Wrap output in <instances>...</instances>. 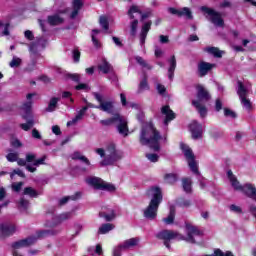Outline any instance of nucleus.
Returning a JSON list of instances; mask_svg holds the SVG:
<instances>
[{"label":"nucleus","instance_id":"obj_1","mask_svg":"<svg viewBox=\"0 0 256 256\" xmlns=\"http://www.w3.org/2000/svg\"><path fill=\"white\" fill-rule=\"evenodd\" d=\"M185 229L187 237H185L183 234H180L179 232L165 229L158 232L156 234V238H158L160 241H164V245L167 249H171V244L169 242L172 241V239L187 241V243H192L195 245V243H197L195 237H203L205 235L203 230L189 222H185Z\"/></svg>","mask_w":256,"mask_h":256},{"label":"nucleus","instance_id":"obj_2","mask_svg":"<svg viewBox=\"0 0 256 256\" xmlns=\"http://www.w3.org/2000/svg\"><path fill=\"white\" fill-rule=\"evenodd\" d=\"M146 195L151 197L149 205L144 210V217L153 221L157 218V212L159 211V205L163 203V190L159 186H151L146 190Z\"/></svg>","mask_w":256,"mask_h":256},{"label":"nucleus","instance_id":"obj_3","mask_svg":"<svg viewBox=\"0 0 256 256\" xmlns=\"http://www.w3.org/2000/svg\"><path fill=\"white\" fill-rule=\"evenodd\" d=\"M162 136L157 128L150 126L149 128H142L140 133L139 142L141 145H149L150 149L153 151H160L161 145L159 141H161Z\"/></svg>","mask_w":256,"mask_h":256},{"label":"nucleus","instance_id":"obj_4","mask_svg":"<svg viewBox=\"0 0 256 256\" xmlns=\"http://www.w3.org/2000/svg\"><path fill=\"white\" fill-rule=\"evenodd\" d=\"M196 97L198 100H192V105L198 111L201 119H205L207 117V106L201 103H207L211 101V93L207 90L203 85H196Z\"/></svg>","mask_w":256,"mask_h":256},{"label":"nucleus","instance_id":"obj_5","mask_svg":"<svg viewBox=\"0 0 256 256\" xmlns=\"http://www.w3.org/2000/svg\"><path fill=\"white\" fill-rule=\"evenodd\" d=\"M87 183L96 191H108V193H115V191H117V187H115V185L107 183L99 177H90L87 179Z\"/></svg>","mask_w":256,"mask_h":256},{"label":"nucleus","instance_id":"obj_6","mask_svg":"<svg viewBox=\"0 0 256 256\" xmlns=\"http://www.w3.org/2000/svg\"><path fill=\"white\" fill-rule=\"evenodd\" d=\"M180 149H182L188 162V167H190L192 173H194V175H200L199 166L197 165V161H195V154L193 153V150L184 143L180 145Z\"/></svg>","mask_w":256,"mask_h":256},{"label":"nucleus","instance_id":"obj_7","mask_svg":"<svg viewBox=\"0 0 256 256\" xmlns=\"http://www.w3.org/2000/svg\"><path fill=\"white\" fill-rule=\"evenodd\" d=\"M200 11L208 15L210 17L211 23H213V25H215L216 27H225V20H223L221 12H217L215 11V9L209 8L207 6H202L200 8Z\"/></svg>","mask_w":256,"mask_h":256},{"label":"nucleus","instance_id":"obj_8","mask_svg":"<svg viewBox=\"0 0 256 256\" xmlns=\"http://www.w3.org/2000/svg\"><path fill=\"white\" fill-rule=\"evenodd\" d=\"M93 97L99 102V105L95 106L93 104H89V107H91L92 109H99L104 113H111L113 111V107H114L113 101L103 100V95H101L98 92H93Z\"/></svg>","mask_w":256,"mask_h":256},{"label":"nucleus","instance_id":"obj_9","mask_svg":"<svg viewBox=\"0 0 256 256\" xmlns=\"http://www.w3.org/2000/svg\"><path fill=\"white\" fill-rule=\"evenodd\" d=\"M107 156L100 162L101 167H107V165H113L116 161L121 159V155L117 153L115 144H110L107 148Z\"/></svg>","mask_w":256,"mask_h":256},{"label":"nucleus","instance_id":"obj_10","mask_svg":"<svg viewBox=\"0 0 256 256\" xmlns=\"http://www.w3.org/2000/svg\"><path fill=\"white\" fill-rule=\"evenodd\" d=\"M238 90L237 95L239 96V99L241 100L242 105L246 107V109H252L253 105L251 104V100L247 99V88H245V84L241 82V80H238Z\"/></svg>","mask_w":256,"mask_h":256},{"label":"nucleus","instance_id":"obj_11","mask_svg":"<svg viewBox=\"0 0 256 256\" xmlns=\"http://www.w3.org/2000/svg\"><path fill=\"white\" fill-rule=\"evenodd\" d=\"M37 243V238L35 236H30L25 239L13 242L11 244L12 249H23V247H31V245H35Z\"/></svg>","mask_w":256,"mask_h":256},{"label":"nucleus","instance_id":"obj_12","mask_svg":"<svg viewBox=\"0 0 256 256\" xmlns=\"http://www.w3.org/2000/svg\"><path fill=\"white\" fill-rule=\"evenodd\" d=\"M190 132L192 134V139H201L203 137V125L194 120L189 125Z\"/></svg>","mask_w":256,"mask_h":256},{"label":"nucleus","instance_id":"obj_13","mask_svg":"<svg viewBox=\"0 0 256 256\" xmlns=\"http://www.w3.org/2000/svg\"><path fill=\"white\" fill-rule=\"evenodd\" d=\"M161 113L165 116L164 125L166 126L169 125L171 121H174V119H177V114L173 112L169 105L162 106Z\"/></svg>","mask_w":256,"mask_h":256},{"label":"nucleus","instance_id":"obj_14","mask_svg":"<svg viewBox=\"0 0 256 256\" xmlns=\"http://www.w3.org/2000/svg\"><path fill=\"white\" fill-rule=\"evenodd\" d=\"M168 11L171 13V15H177V17H186V19L190 20L193 19V12H191V9L188 7H184L181 10L170 7Z\"/></svg>","mask_w":256,"mask_h":256},{"label":"nucleus","instance_id":"obj_15","mask_svg":"<svg viewBox=\"0 0 256 256\" xmlns=\"http://www.w3.org/2000/svg\"><path fill=\"white\" fill-rule=\"evenodd\" d=\"M17 231L14 224H0V233L2 237H11Z\"/></svg>","mask_w":256,"mask_h":256},{"label":"nucleus","instance_id":"obj_16","mask_svg":"<svg viewBox=\"0 0 256 256\" xmlns=\"http://www.w3.org/2000/svg\"><path fill=\"white\" fill-rule=\"evenodd\" d=\"M242 193H244L246 197H249V199L256 201V188L255 186H253V184H244L242 188Z\"/></svg>","mask_w":256,"mask_h":256},{"label":"nucleus","instance_id":"obj_17","mask_svg":"<svg viewBox=\"0 0 256 256\" xmlns=\"http://www.w3.org/2000/svg\"><path fill=\"white\" fill-rule=\"evenodd\" d=\"M213 67H215V64H211L205 61L200 62L198 64L199 77H205V75H207V73H209Z\"/></svg>","mask_w":256,"mask_h":256},{"label":"nucleus","instance_id":"obj_18","mask_svg":"<svg viewBox=\"0 0 256 256\" xmlns=\"http://www.w3.org/2000/svg\"><path fill=\"white\" fill-rule=\"evenodd\" d=\"M117 123H119L117 126L118 133L123 135V137H127V135H129V125L123 116L120 115V120H117Z\"/></svg>","mask_w":256,"mask_h":256},{"label":"nucleus","instance_id":"obj_19","mask_svg":"<svg viewBox=\"0 0 256 256\" xmlns=\"http://www.w3.org/2000/svg\"><path fill=\"white\" fill-rule=\"evenodd\" d=\"M151 25H153L152 21H148L144 23L140 32V45H145V41L147 39V35H149V31H151Z\"/></svg>","mask_w":256,"mask_h":256},{"label":"nucleus","instance_id":"obj_20","mask_svg":"<svg viewBox=\"0 0 256 256\" xmlns=\"http://www.w3.org/2000/svg\"><path fill=\"white\" fill-rule=\"evenodd\" d=\"M61 233V230L57 229H50V230H40L36 232V241L37 239H45V237H52L54 235H59Z\"/></svg>","mask_w":256,"mask_h":256},{"label":"nucleus","instance_id":"obj_21","mask_svg":"<svg viewBox=\"0 0 256 256\" xmlns=\"http://www.w3.org/2000/svg\"><path fill=\"white\" fill-rule=\"evenodd\" d=\"M47 22L51 27H57V25H63V23H65V19L59 16V14H54L47 17Z\"/></svg>","mask_w":256,"mask_h":256},{"label":"nucleus","instance_id":"obj_22","mask_svg":"<svg viewBox=\"0 0 256 256\" xmlns=\"http://www.w3.org/2000/svg\"><path fill=\"white\" fill-rule=\"evenodd\" d=\"M169 64L170 67L168 68V79L173 81V77H175V69H177V58H175V55L171 56Z\"/></svg>","mask_w":256,"mask_h":256},{"label":"nucleus","instance_id":"obj_23","mask_svg":"<svg viewBox=\"0 0 256 256\" xmlns=\"http://www.w3.org/2000/svg\"><path fill=\"white\" fill-rule=\"evenodd\" d=\"M78 199H81V192H76L74 195L61 198L58 202V205L63 207V205H67L69 201H78Z\"/></svg>","mask_w":256,"mask_h":256},{"label":"nucleus","instance_id":"obj_24","mask_svg":"<svg viewBox=\"0 0 256 256\" xmlns=\"http://www.w3.org/2000/svg\"><path fill=\"white\" fill-rule=\"evenodd\" d=\"M87 109H89L88 106L82 107V109H80L77 115L71 121L67 122V126L71 127V125H75V123L81 121V119H83V115H85V113L87 112Z\"/></svg>","mask_w":256,"mask_h":256},{"label":"nucleus","instance_id":"obj_25","mask_svg":"<svg viewBox=\"0 0 256 256\" xmlns=\"http://www.w3.org/2000/svg\"><path fill=\"white\" fill-rule=\"evenodd\" d=\"M99 217L101 219H105V221H107L109 223V222L113 221L117 217V215L115 214V210L108 209V213L105 211L99 212Z\"/></svg>","mask_w":256,"mask_h":256},{"label":"nucleus","instance_id":"obj_26","mask_svg":"<svg viewBox=\"0 0 256 256\" xmlns=\"http://www.w3.org/2000/svg\"><path fill=\"white\" fill-rule=\"evenodd\" d=\"M138 243H139L138 238H130V239L124 241L123 244H120L119 248L120 249H131V247H137Z\"/></svg>","mask_w":256,"mask_h":256},{"label":"nucleus","instance_id":"obj_27","mask_svg":"<svg viewBox=\"0 0 256 256\" xmlns=\"http://www.w3.org/2000/svg\"><path fill=\"white\" fill-rule=\"evenodd\" d=\"M117 121H121V114L116 113L113 117L101 120V125H104V127H109V125H113V123H117Z\"/></svg>","mask_w":256,"mask_h":256},{"label":"nucleus","instance_id":"obj_28","mask_svg":"<svg viewBox=\"0 0 256 256\" xmlns=\"http://www.w3.org/2000/svg\"><path fill=\"white\" fill-rule=\"evenodd\" d=\"M179 181V176L175 173H167L164 175V182L167 185H175V182Z\"/></svg>","mask_w":256,"mask_h":256},{"label":"nucleus","instance_id":"obj_29","mask_svg":"<svg viewBox=\"0 0 256 256\" xmlns=\"http://www.w3.org/2000/svg\"><path fill=\"white\" fill-rule=\"evenodd\" d=\"M73 161H81L82 163H85L87 166L91 165V161H89V158H87L84 155H81V152H74L72 154Z\"/></svg>","mask_w":256,"mask_h":256},{"label":"nucleus","instance_id":"obj_30","mask_svg":"<svg viewBox=\"0 0 256 256\" xmlns=\"http://www.w3.org/2000/svg\"><path fill=\"white\" fill-rule=\"evenodd\" d=\"M113 229H115V225H113L111 223H104L98 229V234L99 235H107V233H109V231H113Z\"/></svg>","mask_w":256,"mask_h":256},{"label":"nucleus","instance_id":"obj_31","mask_svg":"<svg viewBox=\"0 0 256 256\" xmlns=\"http://www.w3.org/2000/svg\"><path fill=\"white\" fill-rule=\"evenodd\" d=\"M193 181L191 178H182V187L185 193H192L193 192Z\"/></svg>","mask_w":256,"mask_h":256},{"label":"nucleus","instance_id":"obj_32","mask_svg":"<svg viewBox=\"0 0 256 256\" xmlns=\"http://www.w3.org/2000/svg\"><path fill=\"white\" fill-rule=\"evenodd\" d=\"M99 71H102L104 75H107L113 69V66L107 61V59L102 60V64L98 66Z\"/></svg>","mask_w":256,"mask_h":256},{"label":"nucleus","instance_id":"obj_33","mask_svg":"<svg viewBox=\"0 0 256 256\" xmlns=\"http://www.w3.org/2000/svg\"><path fill=\"white\" fill-rule=\"evenodd\" d=\"M59 101H61V98L52 97L50 99L48 107L46 108V111L48 113H53V111H55V109H57V104L59 103Z\"/></svg>","mask_w":256,"mask_h":256},{"label":"nucleus","instance_id":"obj_34","mask_svg":"<svg viewBox=\"0 0 256 256\" xmlns=\"http://www.w3.org/2000/svg\"><path fill=\"white\" fill-rule=\"evenodd\" d=\"M23 195H27L31 199H37V197H39V192H37V190H35L33 187L29 186L24 188Z\"/></svg>","mask_w":256,"mask_h":256},{"label":"nucleus","instance_id":"obj_35","mask_svg":"<svg viewBox=\"0 0 256 256\" xmlns=\"http://www.w3.org/2000/svg\"><path fill=\"white\" fill-rule=\"evenodd\" d=\"M99 33H101V30H99V29L92 30L91 39H92V43L96 49H101V42L99 41V39H97V37H95V35H99Z\"/></svg>","mask_w":256,"mask_h":256},{"label":"nucleus","instance_id":"obj_36","mask_svg":"<svg viewBox=\"0 0 256 256\" xmlns=\"http://www.w3.org/2000/svg\"><path fill=\"white\" fill-rule=\"evenodd\" d=\"M166 225H173L175 222V209L171 208L168 217L162 220Z\"/></svg>","mask_w":256,"mask_h":256},{"label":"nucleus","instance_id":"obj_37","mask_svg":"<svg viewBox=\"0 0 256 256\" xmlns=\"http://www.w3.org/2000/svg\"><path fill=\"white\" fill-rule=\"evenodd\" d=\"M205 51L207 53H210V55H214L217 58L223 57L221 50H219V48H217V47H207V48H205Z\"/></svg>","mask_w":256,"mask_h":256},{"label":"nucleus","instance_id":"obj_38","mask_svg":"<svg viewBox=\"0 0 256 256\" xmlns=\"http://www.w3.org/2000/svg\"><path fill=\"white\" fill-rule=\"evenodd\" d=\"M149 89V82L147 81V75H145L139 83V93H141V91H149Z\"/></svg>","mask_w":256,"mask_h":256},{"label":"nucleus","instance_id":"obj_39","mask_svg":"<svg viewBox=\"0 0 256 256\" xmlns=\"http://www.w3.org/2000/svg\"><path fill=\"white\" fill-rule=\"evenodd\" d=\"M136 62L138 63V65H141V67H143L144 69H148V71H151V69H153V66L147 63V61H145V59H143V57L141 56L136 57Z\"/></svg>","mask_w":256,"mask_h":256},{"label":"nucleus","instance_id":"obj_40","mask_svg":"<svg viewBox=\"0 0 256 256\" xmlns=\"http://www.w3.org/2000/svg\"><path fill=\"white\" fill-rule=\"evenodd\" d=\"M203 256H234V255H233V252L231 251H227L226 253H224L221 249L216 248L213 254H206Z\"/></svg>","mask_w":256,"mask_h":256},{"label":"nucleus","instance_id":"obj_41","mask_svg":"<svg viewBox=\"0 0 256 256\" xmlns=\"http://www.w3.org/2000/svg\"><path fill=\"white\" fill-rule=\"evenodd\" d=\"M99 24L104 29V31H109V19L107 16H100Z\"/></svg>","mask_w":256,"mask_h":256},{"label":"nucleus","instance_id":"obj_42","mask_svg":"<svg viewBox=\"0 0 256 256\" xmlns=\"http://www.w3.org/2000/svg\"><path fill=\"white\" fill-rule=\"evenodd\" d=\"M139 25V20L135 19L130 24V35L135 37L137 35V27Z\"/></svg>","mask_w":256,"mask_h":256},{"label":"nucleus","instance_id":"obj_43","mask_svg":"<svg viewBox=\"0 0 256 256\" xmlns=\"http://www.w3.org/2000/svg\"><path fill=\"white\" fill-rule=\"evenodd\" d=\"M33 105V102L28 101L23 104V110L25 111L26 116H24V119H27L31 115V107Z\"/></svg>","mask_w":256,"mask_h":256},{"label":"nucleus","instance_id":"obj_44","mask_svg":"<svg viewBox=\"0 0 256 256\" xmlns=\"http://www.w3.org/2000/svg\"><path fill=\"white\" fill-rule=\"evenodd\" d=\"M230 183L235 191H243V185H241L237 178H233V180H230Z\"/></svg>","mask_w":256,"mask_h":256},{"label":"nucleus","instance_id":"obj_45","mask_svg":"<svg viewBox=\"0 0 256 256\" xmlns=\"http://www.w3.org/2000/svg\"><path fill=\"white\" fill-rule=\"evenodd\" d=\"M18 207L19 209H23L24 211H27L29 209V200L23 197L20 198Z\"/></svg>","mask_w":256,"mask_h":256},{"label":"nucleus","instance_id":"obj_46","mask_svg":"<svg viewBox=\"0 0 256 256\" xmlns=\"http://www.w3.org/2000/svg\"><path fill=\"white\" fill-rule=\"evenodd\" d=\"M133 13H141V10H139V7H137L136 5H133L128 10V15L130 19H135V15H133Z\"/></svg>","mask_w":256,"mask_h":256},{"label":"nucleus","instance_id":"obj_47","mask_svg":"<svg viewBox=\"0 0 256 256\" xmlns=\"http://www.w3.org/2000/svg\"><path fill=\"white\" fill-rule=\"evenodd\" d=\"M48 43L49 41L45 37H40V38H37L36 40V45H38L39 47H42V49H45Z\"/></svg>","mask_w":256,"mask_h":256},{"label":"nucleus","instance_id":"obj_48","mask_svg":"<svg viewBox=\"0 0 256 256\" xmlns=\"http://www.w3.org/2000/svg\"><path fill=\"white\" fill-rule=\"evenodd\" d=\"M34 123L35 122L33 121V119H30L27 121V123L20 124V127L21 129H23V131H29L31 127H33Z\"/></svg>","mask_w":256,"mask_h":256},{"label":"nucleus","instance_id":"obj_49","mask_svg":"<svg viewBox=\"0 0 256 256\" xmlns=\"http://www.w3.org/2000/svg\"><path fill=\"white\" fill-rule=\"evenodd\" d=\"M6 158H7V161H9L10 163H15V161H18L19 159V154L17 152L8 153Z\"/></svg>","mask_w":256,"mask_h":256},{"label":"nucleus","instance_id":"obj_50","mask_svg":"<svg viewBox=\"0 0 256 256\" xmlns=\"http://www.w3.org/2000/svg\"><path fill=\"white\" fill-rule=\"evenodd\" d=\"M71 215L72 213L71 212H65V213H62L58 216V221L60 223H63V221H67L68 219H71Z\"/></svg>","mask_w":256,"mask_h":256},{"label":"nucleus","instance_id":"obj_51","mask_svg":"<svg viewBox=\"0 0 256 256\" xmlns=\"http://www.w3.org/2000/svg\"><path fill=\"white\" fill-rule=\"evenodd\" d=\"M72 57H73L74 63H79V61L81 59V52L79 51V49L73 50Z\"/></svg>","mask_w":256,"mask_h":256},{"label":"nucleus","instance_id":"obj_52","mask_svg":"<svg viewBox=\"0 0 256 256\" xmlns=\"http://www.w3.org/2000/svg\"><path fill=\"white\" fill-rule=\"evenodd\" d=\"M68 79H71V81H74V83H80L81 82V75L74 73V74H67Z\"/></svg>","mask_w":256,"mask_h":256},{"label":"nucleus","instance_id":"obj_53","mask_svg":"<svg viewBox=\"0 0 256 256\" xmlns=\"http://www.w3.org/2000/svg\"><path fill=\"white\" fill-rule=\"evenodd\" d=\"M225 117H231L232 119H237V113L233 112V110L229 108H224Z\"/></svg>","mask_w":256,"mask_h":256},{"label":"nucleus","instance_id":"obj_54","mask_svg":"<svg viewBox=\"0 0 256 256\" xmlns=\"http://www.w3.org/2000/svg\"><path fill=\"white\" fill-rule=\"evenodd\" d=\"M37 159V155L33 153L26 154V163H35Z\"/></svg>","mask_w":256,"mask_h":256},{"label":"nucleus","instance_id":"obj_55","mask_svg":"<svg viewBox=\"0 0 256 256\" xmlns=\"http://www.w3.org/2000/svg\"><path fill=\"white\" fill-rule=\"evenodd\" d=\"M47 160V156L44 155L39 159H36L33 163L34 167H39V165H45V161Z\"/></svg>","mask_w":256,"mask_h":256},{"label":"nucleus","instance_id":"obj_56","mask_svg":"<svg viewBox=\"0 0 256 256\" xmlns=\"http://www.w3.org/2000/svg\"><path fill=\"white\" fill-rule=\"evenodd\" d=\"M10 67H20L21 66V58H13L11 62L9 63Z\"/></svg>","mask_w":256,"mask_h":256},{"label":"nucleus","instance_id":"obj_57","mask_svg":"<svg viewBox=\"0 0 256 256\" xmlns=\"http://www.w3.org/2000/svg\"><path fill=\"white\" fill-rule=\"evenodd\" d=\"M72 7L73 9H83V0H73Z\"/></svg>","mask_w":256,"mask_h":256},{"label":"nucleus","instance_id":"obj_58","mask_svg":"<svg viewBox=\"0 0 256 256\" xmlns=\"http://www.w3.org/2000/svg\"><path fill=\"white\" fill-rule=\"evenodd\" d=\"M147 159H149V161H151L152 163H157V161H159V155L157 154H146Z\"/></svg>","mask_w":256,"mask_h":256},{"label":"nucleus","instance_id":"obj_59","mask_svg":"<svg viewBox=\"0 0 256 256\" xmlns=\"http://www.w3.org/2000/svg\"><path fill=\"white\" fill-rule=\"evenodd\" d=\"M13 175H18V177H22V179H25V173L22 172L21 169H14L12 174L10 175L11 178H13Z\"/></svg>","mask_w":256,"mask_h":256},{"label":"nucleus","instance_id":"obj_60","mask_svg":"<svg viewBox=\"0 0 256 256\" xmlns=\"http://www.w3.org/2000/svg\"><path fill=\"white\" fill-rule=\"evenodd\" d=\"M23 187V182H17L12 184V189L16 192L19 193L21 191V188Z\"/></svg>","mask_w":256,"mask_h":256},{"label":"nucleus","instance_id":"obj_61","mask_svg":"<svg viewBox=\"0 0 256 256\" xmlns=\"http://www.w3.org/2000/svg\"><path fill=\"white\" fill-rule=\"evenodd\" d=\"M229 209L233 213H243V209H241V207H239V206H237L235 204L230 205Z\"/></svg>","mask_w":256,"mask_h":256},{"label":"nucleus","instance_id":"obj_62","mask_svg":"<svg viewBox=\"0 0 256 256\" xmlns=\"http://www.w3.org/2000/svg\"><path fill=\"white\" fill-rule=\"evenodd\" d=\"M24 37L28 39V41H33V39H35V35H33V32L31 30H26L24 32Z\"/></svg>","mask_w":256,"mask_h":256},{"label":"nucleus","instance_id":"obj_63","mask_svg":"<svg viewBox=\"0 0 256 256\" xmlns=\"http://www.w3.org/2000/svg\"><path fill=\"white\" fill-rule=\"evenodd\" d=\"M157 91H158L159 95H165V93H167V88H165L163 86V84H158Z\"/></svg>","mask_w":256,"mask_h":256},{"label":"nucleus","instance_id":"obj_64","mask_svg":"<svg viewBox=\"0 0 256 256\" xmlns=\"http://www.w3.org/2000/svg\"><path fill=\"white\" fill-rule=\"evenodd\" d=\"M180 207H191V200L182 199L179 202Z\"/></svg>","mask_w":256,"mask_h":256}]
</instances>
